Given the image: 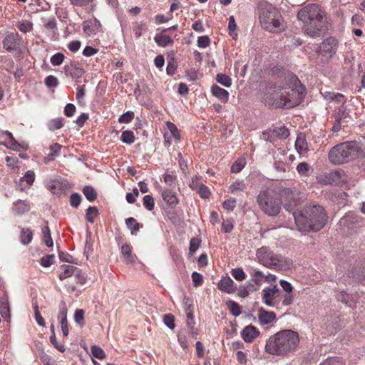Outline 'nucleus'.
I'll use <instances>...</instances> for the list:
<instances>
[{
  "label": "nucleus",
  "mask_w": 365,
  "mask_h": 365,
  "mask_svg": "<svg viewBox=\"0 0 365 365\" xmlns=\"http://www.w3.org/2000/svg\"><path fill=\"white\" fill-rule=\"evenodd\" d=\"M304 96V88L293 73H288L264 93L262 101L268 106L293 108L299 105Z\"/></svg>",
  "instance_id": "1"
},
{
  "label": "nucleus",
  "mask_w": 365,
  "mask_h": 365,
  "mask_svg": "<svg viewBox=\"0 0 365 365\" xmlns=\"http://www.w3.org/2000/svg\"><path fill=\"white\" fill-rule=\"evenodd\" d=\"M299 344V334L293 330L284 329L267 339L264 351L270 355L284 357L294 351Z\"/></svg>",
  "instance_id": "2"
},
{
  "label": "nucleus",
  "mask_w": 365,
  "mask_h": 365,
  "mask_svg": "<svg viewBox=\"0 0 365 365\" xmlns=\"http://www.w3.org/2000/svg\"><path fill=\"white\" fill-rule=\"evenodd\" d=\"M297 19L305 24V31L312 38L320 36L327 30L324 12L315 4H308L300 9Z\"/></svg>",
  "instance_id": "3"
},
{
  "label": "nucleus",
  "mask_w": 365,
  "mask_h": 365,
  "mask_svg": "<svg viewBox=\"0 0 365 365\" xmlns=\"http://www.w3.org/2000/svg\"><path fill=\"white\" fill-rule=\"evenodd\" d=\"M296 225L299 231L317 232L327 222V215L320 205L307 207L302 212H293Z\"/></svg>",
  "instance_id": "4"
},
{
  "label": "nucleus",
  "mask_w": 365,
  "mask_h": 365,
  "mask_svg": "<svg viewBox=\"0 0 365 365\" xmlns=\"http://www.w3.org/2000/svg\"><path fill=\"white\" fill-rule=\"evenodd\" d=\"M329 160L335 165L348 163L356 158H364L365 153L359 143L354 141L344 142L333 147L329 152Z\"/></svg>",
  "instance_id": "5"
},
{
  "label": "nucleus",
  "mask_w": 365,
  "mask_h": 365,
  "mask_svg": "<svg viewBox=\"0 0 365 365\" xmlns=\"http://www.w3.org/2000/svg\"><path fill=\"white\" fill-rule=\"evenodd\" d=\"M257 258L258 262L270 269L282 270L289 268L291 265L290 260L282 255L274 253L267 247H262L257 251Z\"/></svg>",
  "instance_id": "6"
},
{
  "label": "nucleus",
  "mask_w": 365,
  "mask_h": 365,
  "mask_svg": "<svg viewBox=\"0 0 365 365\" xmlns=\"http://www.w3.org/2000/svg\"><path fill=\"white\" fill-rule=\"evenodd\" d=\"M262 26L270 32H280L284 30L282 16L279 10L271 4L264 8L259 15Z\"/></svg>",
  "instance_id": "7"
},
{
  "label": "nucleus",
  "mask_w": 365,
  "mask_h": 365,
  "mask_svg": "<svg viewBox=\"0 0 365 365\" xmlns=\"http://www.w3.org/2000/svg\"><path fill=\"white\" fill-rule=\"evenodd\" d=\"M257 201L260 209L269 216H277L280 212L282 202L272 190H261Z\"/></svg>",
  "instance_id": "8"
},
{
  "label": "nucleus",
  "mask_w": 365,
  "mask_h": 365,
  "mask_svg": "<svg viewBox=\"0 0 365 365\" xmlns=\"http://www.w3.org/2000/svg\"><path fill=\"white\" fill-rule=\"evenodd\" d=\"M300 192L296 189L285 188L282 190L281 197L286 210L291 212L300 203Z\"/></svg>",
  "instance_id": "9"
},
{
  "label": "nucleus",
  "mask_w": 365,
  "mask_h": 365,
  "mask_svg": "<svg viewBox=\"0 0 365 365\" xmlns=\"http://www.w3.org/2000/svg\"><path fill=\"white\" fill-rule=\"evenodd\" d=\"M279 293V289L277 284L272 287H264L262 292V299L264 304L269 307H274L277 303L275 299Z\"/></svg>",
  "instance_id": "10"
},
{
  "label": "nucleus",
  "mask_w": 365,
  "mask_h": 365,
  "mask_svg": "<svg viewBox=\"0 0 365 365\" xmlns=\"http://www.w3.org/2000/svg\"><path fill=\"white\" fill-rule=\"evenodd\" d=\"M338 41L334 37H329L320 44L319 52L324 56L331 57L336 52Z\"/></svg>",
  "instance_id": "11"
},
{
  "label": "nucleus",
  "mask_w": 365,
  "mask_h": 365,
  "mask_svg": "<svg viewBox=\"0 0 365 365\" xmlns=\"http://www.w3.org/2000/svg\"><path fill=\"white\" fill-rule=\"evenodd\" d=\"M46 187L53 194H61L68 190V182L62 178L51 179L46 182Z\"/></svg>",
  "instance_id": "12"
},
{
  "label": "nucleus",
  "mask_w": 365,
  "mask_h": 365,
  "mask_svg": "<svg viewBox=\"0 0 365 365\" xmlns=\"http://www.w3.org/2000/svg\"><path fill=\"white\" fill-rule=\"evenodd\" d=\"M0 139L3 140V144L9 149L19 151L23 148L22 145L14 139L13 135L7 130H0Z\"/></svg>",
  "instance_id": "13"
},
{
  "label": "nucleus",
  "mask_w": 365,
  "mask_h": 365,
  "mask_svg": "<svg viewBox=\"0 0 365 365\" xmlns=\"http://www.w3.org/2000/svg\"><path fill=\"white\" fill-rule=\"evenodd\" d=\"M260 334V331L253 325L245 327L241 331V336L247 343L252 342Z\"/></svg>",
  "instance_id": "14"
},
{
  "label": "nucleus",
  "mask_w": 365,
  "mask_h": 365,
  "mask_svg": "<svg viewBox=\"0 0 365 365\" xmlns=\"http://www.w3.org/2000/svg\"><path fill=\"white\" fill-rule=\"evenodd\" d=\"M21 38L17 34H10L4 38L3 46L7 51H14L19 46Z\"/></svg>",
  "instance_id": "15"
},
{
  "label": "nucleus",
  "mask_w": 365,
  "mask_h": 365,
  "mask_svg": "<svg viewBox=\"0 0 365 365\" xmlns=\"http://www.w3.org/2000/svg\"><path fill=\"white\" fill-rule=\"evenodd\" d=\"M218 288L227 294L235 293L237 286L233 280L228 276L222 277L218 283Z\"/></svg>",
  "instance_id": "16"
},
{
  "label": "nucleus",
  "mask_w": 365,
  "mask_h": 365,
  "mask_svg": "<svg viewBox=\"0 0 365 365\" xmlns=\"http://www.w3.org/2000/svg\"><path fill=\"white\" fill-rule=\"evenodd\" d=\"M101 26L100 21L95 19L93 20L85 21L83 29L88 36H91L96 34L100 31Z\"/></svg>",
  "instance_id": "17"
},
{
  "label": "nucleus",
  "mask_w": 365,
  "mask_h": 365,
  "mask_svg": "<svg viewBox=\"0 0 365 365\" xmlns=\"http://www.w3.org/2000/svg\"><path fill=\"white\" fill-rule=\"evenodd\" d=\"M258 318L261 325H266L276 320V314L274 312L267 311L263 308H260L259 309Z\"/></svg>",
  "instance_id": "18"
},
{
  "label": "nucleus",
  "mask_w": 365,
  "mask_h": 365,
  "mask_svg": "<svg viewBox=\"0 0 365 365\" xmlns=\"http://www.w3.org/2000/svg\"><path fill=\"white\" fill-rule=\"evenodd\" d=\"M79 272V269L71 264H62L60 267L59 270V279L61 280H64L68 277H71L73 274H77Z\"/></svg>",
  "instance_id": "19"
},
{
  "label": "nucleus",
  "mask_w": 365,
  "mask_h": 365,
  "mask_svg": "<svg viewBox=\"0 0 365 365\" xmlns=\"http://www.w3.org/2000/svg\"><path fill=\"white\" fill-rule=\"evenodd\" d=\"M252 279L251 282H247V284L250 286L251 290L257 291L262 283V279L264 274L259 270L255 271L251 274Z\"/></svg>",
  "instance_id": "20"
},
{
  "label": "nucleus",
  "mask_w": 365,
  "mask_h": 365,
  "mask_svg": "<svg viewBox=\"0 0 365 365\" xmlns=\"http://www.w3.org/2000/svg\"><path fill=\"white\" fill-rule=\"evenodd\" d=\"M30 210V205L26 200H18L13 204V211L19 215H24Z\"/></svg>",
  "instance_id": "21"
},
{
  "label": "nucleus",
  "mask_w": 365,
  "mask_h": 365,
  "mask_svg": "<svg viewBox=\"0 0 365 365\" xmlns=\"http://www.w3.org/2000/svg\"><path fill=\"white\" fill-rule=\"evenodd\" d=\"M211 92L213 96L218 98L222 103H227L229 98V93L224 88L217 85H213L211 87Z\"/></svg>",
  "instance_id": "22"
},
{
  "label": "nucleus",
  "mask_w": 365,
  "mask_h": 365,
  "mask_svg": "<svg viewBox=\"0 0 365 365\" xmlns=\"http://www.w3.org/2000/svg\"><path fill=\"white\" fill-rule=\"evenodd\" d=\"M162 197L163 200L172 207H175L178 204V200L175 192L170 190H164L162 192Z\"/></svg>",
  "instance_id": "23"
},
{
  "label": "nucleus",
  "mask_w": 365,
  "mask_h": 365,
  "mask_svg": "<svg viewBox=\"0 0 365 365\" xmlns=\"http://www.w3.org/2000/svg\"><path fill=\"white\" fill-rule=\"evenodd\" d=\"M295 148L298 153L304 154L308 150V145L304 135L300 133L295 141Z\"/></svg>",
  "instance_id": "24"
},
{
  "label": "nucleus",
  "mask_w": 365,
  "mask_h": 365,
  "mask_svg": "<svg viewBox=\"0 0 365 365\" xmlns=\"http://www.w3.org/2000/svg\"><path fill=\"white\" fill-rule=\"evenodd\" d=\"M321 93L327 101H335L338 103H343L345 102V97L341 93L330 91H321Z\"/></svg>",
  "instance_id": "25"
},
{
  "label": "nucleus",
  "mask_w": 365,
  "mask_h": 365,
  "mask_svg": "<svg viewBox=\"0 0 365 365\" xmlns=\"http://www.w3.org/2000/svg\"><path fill=\"white\" fill-rule=\"evenodd\" d=\"M121 254L125 257V262L126 264H133L135 262L134 256L131 253L130 247L125 244L121 247Z\"/></svg>",
  "instance_id": "26"
},
{
  "label": "nucleus",
  "mask_w": 365,
  "mask_h": 365,
  "mask_svg": "<svg viewBox=\"0 0 365 365\" xmlns=\"http://www.w3.org/2000/svg\"><path fill=\"white\" fill-rule=\"evenodd\" d=\"M154 40L158 46L161 47H165L173 43V39L169 36L164 34H157L155 36Z\"/></svg>",
  "instance_id": "27"
},
{
  "label": "nucleus",
  "mask_w": 365,
  "mask_h": 365,
  "mask_svg": "<svg viewBox=\"0 0 365 365\" xmlns=\"http://www.w3.org/2000/svg\"><path fill=\"white\" fill-rule=\"evenodd\" d=\"M33 239V232L29 228H23L21 231L20 242L23 245L29 244Z\"/></svg>",
  "instance_id": "28"
},
{
  "label": "nucleus",
  "mask_w": 365,
  "mask_h": 365,
  "mask_svg": "<svg viewBox=\"0 0 365 365\" xmlns=\"http://www.w3.org/2000/svg\"><path fill=\"white\" fill-rule=\"evenodd\" d=\"M0 313L4 318L10 317L9 304L6 299H0Z\"/></svg>",
  "instance_id": "29"
},
{
  "label": "nucleus",
  "mask_w": 365,
  "mask_h": 365,
  "mask_svg": "<svg viewBox=\"0 0 365 365\" xmlns=\"http://www.w3.org/2000/svg\"><path fill=\"white\" fill-rule=\"evenodd\" d=\"M135 37L139 38L148 31V26L145 23L138 24L133 29Z\"/></svg>",
  "instance_id": "30"
},
{
  "label": "nucleus",
  "mask_w": 365,
  "mask_h": 365,
  "mask_svg": "<svg viewBox=\"0 0 365 365\" xmlns=\"http://www.w3.org/2000/svg\"><path fill=\"white\" fill-rule=\"evenodd\" d=\"M127 227L130 230L132 235H135L140 229V225L133 217H128L125 220Z\"/></svg>",
  "instance_id": "31"
},
{
  "label": "nucleus",
  "mask_w": 365,
  "mask_h": 365,
  "mask_svg": "<svg viewBox=\"0 0 365 365\" xmlns=\"http://www.w3.org/2000/svg\"><path fill=\"white\" fill-rule=\"evenodd\" d=\"M296 169L299 175L308 176L311 170V167L307 163L302 162L297 165Z\"/></svg>",
  "instance_id": "32"
},
{
  "label": "nucleus",
  "mask_w": 365,
  "mask_h": 365,
  "mask_svg": "<svg viewBox=\"0 0 365 365\" xmlns=\"http://www.w3.org/2000/svg\"><path fill=\"white\" fill-rule=\"evenodd\" d=\"M272 133H274L277 139H284L289 136V131L284 127L275 128L272 129Z\"/></svg>",
  "instance_id": "33"
},
{
  "label": "nucleus",
  "mask_w": 365,
  "mask_h": 365,
  "mask_svg": "<svg viewBox=\"0 0 365 365\" xmlns=\"http://www.w3.org/2000/svg\"><path fill=\"white\" fill-rule=\"evenodd\" d=\"M83 192L86 199L90 202L94 201L97 197L96 192L91 186H86L83 190Z\"/></svg>",
  "instance_id": "34"
},
{
  "label": "nucleus",
  "mask_w": 365,
  "mask_h": 365,
  "mask_svg": "<svg viewBox=\"0 0 365 365\" xmlns=\"http://www.w3.org/2000/svg\"><path fill=\"white\" fill-rule=\"evenodd\" d=\"M121 140L128 145H130L135 141L134 133L131 130H125L121 134Z\"/></svg>",
  "instance_id": "35"
},
{
  "label": "nucleus",
  "mask_w": 365,
  "mask_h": 365,
  "mask_svg": "<svg viewBox=\"0 0 365 365\" xmlns=\"http://www.w3.org/2000/svg\"><path fill=\"white\" fill-rule=\"evenodd\" d=\"M61 148L62 145L58 143H53L51 145L49 148L50 153L48 155L49 160H53L55 157L58 156Z\"/></svg>",
  "instance_id": "36"
},
{
  "label": "nucleus",
  "mask_w": 365,
  "mask_h": 365,
  "mask_svg": "<svg viewBox=\"0 0 365 365\" xmlns=\"http://www.w3.org/2000/svg\"><path fill=\"white\" fill-rule=\"evenodd\" d=\"M42 233H43V240H44L46 245L48 247H52L53 243V240L51 236V232H50L49 227L48 226H44L42 228Z\"/></svg>",
  "instance_id": "37"
},
{
  "label": "nucleus",
  "mask_w": 365,
  "mask_h": 365,
  "mask_svg": "<svg viewBox=\"0 0 365 365\" xmlns=\"http://www.w3.org/2000/svg\"><path fill=\"white\" fill-rule=\"evenodd\" d=\"M55 262V256L53 255H47L41 257L40 264L43 267H51Z\"/></svg>",
  "instance_id": "38"
},
{
  "label": "nucleus",
  "mask_w": 365,
  "mask_h": 365,
  "mask_svg": "<svg viewBox=\"0 0 365 365\" xmlns=\"http://www.w3.org/2000/svg\"><path fill=\"white\" fill-rule=\"evenodd\" d=\"M217 81L225 87H230L232 84V79L225 74L219 73L217 75Z\"/></svg>",
  "instance_id": "39"
},
{
  "label": "nucleus",
  "mask_w": 365,
  "mask_h": 365,
  "mask_svg": "<svg viewBox=\"0 0 365 365\" xmlns=\"http://www.w3.org/2000/svg\"><path fill=\"white\" fill-rule=\"evenodd\" d=\"M21 182H26L28 186H31L35 180V173L32 170H28L25 175L19 180Z\"/></svg>",
  "instance_id": "40"
},
{
  "label": "nucleus",
  "mask_w": 365,
  "mask_h": 365,
  "mask_svg": "<svg viewBox=\"0 0 365 365\" xmlns=\"http://www.w3.org/2000/svg\"><path fill=\"white\" fill-rule=\"evenodd\" d=\"M98 215V210L96 207H89L86 210V220L93 223Z\"/></svg>",
  "instance_id": "41"
},
{
  "label": "nucleus",
  "mask_w": 365,
  "mask_h": 365,
  "mask_svg": "<svg viewBox=\"0 0 365 365\" xmlns=\"http://www.w3.org/2000/svg\"><path fill=\"white\" fill-rule=\"evenodd\" d=\"M166 126L173 137H174L176 140L180 139V134L179 130L174 123L170 121H167Z\"/></svg>",
  "instance_id": "42"
},
{
  "label": "nucleus",
  "mask_w": 365,
  "mask_h": 365,
  "mask_svg": "<svg viewBox=\"0 0 365 365\" xmlns=\"http://www.w3.org/2000/svg\"><path fill=\"white\" fill-rule=\"evenodd\" d=\"M187 331L185 330H181L178 334V340L181 347L183 349H186L188 347V343L187 341Z\"/></svg>",
  "instance_id": "43"
},
{
  "label": "nucleus",
  "mask_w": 365,
  "mask_h": 365,
  "mask_svg": "<svg viewBox=\"0 0 365 365\" xmlns=\"http://www.w3.org/2000/svg\"><path fill=\"white\" fill-rule=\"evenodd\" d=\"M227 306L229 307V310L233 316L238 317L241 314L240 307L237 302L234 301H230L227 302Z\"/></svg>",
  "instance_id": "44"
},
{
  "label": "nucleus",
  "mask_w": 365,
  "mask_h": 365,
  "mask_svg": "<svg viewBox=\"0 0 365 365\" xmlns=\"http://www.w3.org/2000/svg\"><path fill=\"white\" fill-rule=\"evenodd\" d=\"M17 27L21 32L26 33L31 31L33 24L27 20H23L19 22Z\"/></svg>",
  "instance_id": "45"
},
{
  "label": "nucleus",
  "mask_w": 365,
  "mask_h": 365,
  "mask_svg": "<svg viewBox=\"0 0 365 365\" xmlns=\"http://www.w3.org/2000/svg\"><path fill=\"white\" fill-rule=\"evenodd\" d=\"M231 274L237 281H242L246 278V274L242 268L232 269Z\"/></svg>",
  "instance_id": "46"
},
{
  "label": "nucleus",
  "mask_w": 365,
  "mask_h": 365,
  "mask_svg": "<svg viewBox=\"0 0 365 365\" xmlns=\"http://www.w3.org/2000/svg\"><path fill=\"white\" fill-rule=\"evenodd\" d=\"M63 125V118H58L51 120L48 123V128L51 130H56L61 128Z\"/></svg>",
  "instance_id": "47"
},
{
  "label": "nucleus",
  "mask_w": 365,
  "mask_h": 365,
  "mask_svg": "<svg viewBox=\"0 0 365 365\" xmlns=\"http://www.w3.org/2000/svg\"><path fill=\"white\" fill-rule=\"evenodd\" d=\"M246 164L245 159H239L236 160L231 167V171L235 173H240Z\"/></svg>",
  "instance_id": "48"
},
{
  "label": "nucleus",
  "mask_w": 365,
  "mask_h": 365,
  "mask_svg": "<svg viewBox=\"0 0 365 365\" xmlns=\"http://www.w3.org/2000/svg\"><path fill=\"white\" fill-rule=\"evenodd\" d=\"M91 354L95 358L98 359H103L106 356L104 351L100 346L96 345L91 346Z\"/></svg>",
  "instance_id": "49"
},
{
  "label": "nucleus",
  "mask_w": 365,
  "mask_h": 365,
  "mask_svg": "<svg viewBox=\"0 0 365 365\" xmlns=\"http://www.w3.org/2000/svg\"><path fill=\"white\" fill-rule=\"evenodd\" d=\"M143 205L148 210H153L155 207V202L153 197L150 195L144 196Z\"/></svg>",
  "instance_id": "50"
},
{
  "label": "nucleus",
  "mask_w": 365,
  "mask_h": 365,
  "mask_svg": "<svg viewBox=\"0 0 365 365\" xmlns=\"http://www.w3.org/2000/svg\"><path fill=\"white\" fill-rule=\"evenodd\" d=\"M33 307H34V309L35 319H36L37 324L39 326L44 327L45 326V322H44L43 318L41 317V315L40 314V312L38 310V304L36 303H34L33 304Z\"/></svg>",
  "instance_id": "51"
},
{
  "label": "nucleus",
  "mask_w": 365,
  "mask_h": 365,
  "mask_svg": "<svg viewBox=\"0 0 365 365\" xmlns=\"http://www.w3.org/2000/svg\"><path fill=\"white\" fill-rule=\"evenodd\" d=\"M135 114L133 111H128L118 118V122L120 123H128L134 118Z\"/></svg>",
  "instance_id": "52"
},
{
  "label": "nucleus",
  "mask_w": 365,
  "mask_h": 365,
  "mask_svg": "<svg viewBox=\"0 0 365 365\" xmlns=\"http://www.w3.org/2000/svg\"><path fill=\"white\" fill-rule=\"evenodd\" d=\"M58 317L60 321L67 319V307L64 301H61L59 303V312Z\"/></svg>",
  "instance_id": "53"
},
{
  "label": "nucleus",
  "mask_w": 365,
  "mask_h": 365,
  "mask_svg": "<svg viewBox=\"0 0 365 365\" xmlns=\"http://www.w3.org/2000/svg\"><path fill=\"white\" fill-rule=\"evenodd\" d=\"M163 322L170 329H173L175 327V317L171 314H167L164 315Z\"/></svg>",
  "instance_id": "54"
},
{
  "label": "nucleus",
  "mask_w": 365,
  "mask_h": 365,
  "mask_svg": "<svg viewBox=\"0 0 365 365\" xmlns=\"http://www.w3.org/2000/svg\"><path fill=\"white\" fill-rule=\"evenodd\" d=\"M176 175L172 173H166L164 175V182L170 186H174L176 183Z\"/></svg>",
  "instance_id": "55"
},
{
  "label": "nucleus",
  "mask_w": 365,
  "mask_h": 365,
  "mask_svg": "<svg viewBox=\"0 0 365 365\" xmlns=\"http://www.w3.org/2000/svg\"><path fill=\"white\" fill-rule=\"evenodd\" d=\"M319 365H345V364L337 357H331L325 359Z\"/></svg>",
  "instance_id": "56"
},
{
  "label": "nucleus",
  "mask_w": 365,
  "mask_h": 365,
  "mask_svg": "<svg viewBox=\"0 0 365 365\" xmlns=\"http://www.w3.org/2000/svg\"><path fill=\"white\" fill-rule=\"evenodd\" d=\"M192 280L193 283V286L195 287H197L202 285L203 282L202 275L197 272H193L192 273Z\"/></svg>",
  "instance_id": "57"
},
{
  "label": "nucleus",
  "mask_w": 365,
  "mask_h": 365,
  "mask_svg": "<svg viewBox=\"0 0 365 365\" xmlns=\"http://www.w3.org/2000/svg\"><path fill=\"white\" fill-rule=\"evenodd\" d=\"M64 60V55L61 53H56L51 58V63L53 66H60Z\"/></svg>",
  "instance_id": "58"
},
{
  "label": "nucleus",
  "mask_w": 365,
  "mask_h": 365,
  "mask_svg": "<svg viewBox=\"0 0 365 365\" xmlns=\"http://www.w3.org/2000/svg\"><path fill=\"white\" fill-rule=\"evenodd\" d=\"M262 138L267 142H274L277 138L276 135L272 133V129H269L262 133Z\"/></svg>",
  "instance_id": "59"
},
{
  "label": "nucleus",
  "mask_w": 365,
  "mask_h": 365,
  "mask_svg": "<svg viewBox=\"0 0 365 365\" xmlns=\"http://www.w3.org/2000/svg\"><path fill=\"white\" fill-rule=\"evenodd\" d=\"M74 321L76 323L83 326L84 324V311L83 309H76L74 314Z\"/></svg>",
  "instance_id": "60"
},
{
  "label": "nucleus",
  "mask_w": 365,
  "mask_h": 365,
  "mask_svg": "<svg viewBox=\"0 0 365 365\" xmlns=\"http://www.w3.org/2000/svg\"><path fill=\"white\" fill-rule=\"evenodd\" d=\"M200 245V240L197 238H192L190 242L189 252L191 255H193L197 250L199 248Z\"/></svg>",
  "instance_id": "61"
},
{
  "label": "nucleus",
  "mask_w": 365,
  "mask_h": 365,
  "mask_svg": "<svg viewBox=\"0 0 365 365\" xmlns=\"http://www.w3.org/2000/svg\"><path fill=\"white\" fill-rule=\"evenodd\" d=\"M237 24L233 16L229 17L228 29L230 36L236 35Z\"/></svg>",
  "instance_id": "62"
},
{
  "label": "nucleus",
  "mask_w": 365,
  "mask_h": 365,
  "mask_svg": "<svg viewBox=\"0 0 365 365\" xmlns=\"http://www.w3.org/2000/svg\"><path fill=\"white\" fill-rule=\"evenodd\" d=\"M245 188V183L243 182V181H240V180L235 181L230 187V189L232 192H235L237 191H241V190H243Z\"/></svg>",
  "instance_id": "63"
},
{
  "label": "nucleus",
  "mask_w": 365,
  "mask_h": 365,
  "mask_svg": "<svg viewBox=\"0 0 365 365\" xmlns=\"http://www.w3.org/2000/svg\"><path fill=\"white\" fill-rule=\"evenodd\" d=\"M81 202V196L78 193H73L70 197L71 205L77 207Z\"/></svg>",
  "instance_id": "64"
}]
</instances>
